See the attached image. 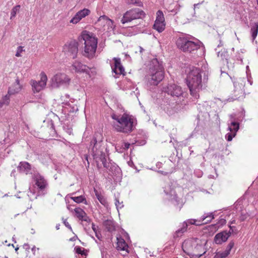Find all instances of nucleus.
<instances>
[{"mask_svg": "<svg viewBox=\"0 0 258 258\" xmlns=\"http://www.w3.org/2000/svg\"><path fill=\"white\" fill-rule=\"evenodd\" d=\"M208 73L200 68L192 67L189 72L186 83L190 95L195 98L199 97V93L207 87Z\"/></svg>", "mask_w": 258, "mask_h": 258, "instance_id": "f257e3e1", "label": "nucleus"}, {"mask_svg": "<svg viewBox=\"0 0 258 258\" xmlns=\"http://www.w3.org/2000/svg\"><path fill=\"white\" fill-rule=\"evenodd\" d=\"M102 136L100 133L95 134L92 140L91 141L90 146L92 148V155L97 163V166L99 167V161L102 162L104 168L110 170V164L106 161L105 153L103 150L104 147L102 146Z\"/></svg>", "mask_w": 258, "mask_h": 258, "instance_id": "f03ea898", "label": "nucleus"}, {"mask_svg": "<svg viewBox=\"0 0 258 258\" xmlns=\"http://www.w3.org/2000/svg\"><path fill=\"white\" fill-rule=\"evenodd\" d=\"M164 75L162 61L155 58L152 60L149 71L148 82L150 85L156 86L161 82Z\"/></svg>", "mask_w": 258, "mask_h": 258, "instance_id": "7ed1b4c3", "label": "nucleus"}, {"mask_svg": "<svg viewBox=\"0 0 258 258\" xmlns=\"http://www.w3.org/2000/svg\"><path fill=\"white\" fill-rule=\"evenodd\" d=\"M80 43H84V47L83 55L89 58H92L95 55L97 46V39L91 35L86 31L82 32V34L79 37Z\"/></svg>", "mask_w": 258, "mask_h": 258, "instance_id": "20e7f679", "label": "nucleus"}, {"mask_svg": "<svg viewBox=\"0 0 258 258\" xmlns=\"http://www.w3.org/2000/svg\"><path fill=\"white\" fill-rule=\"evenodd\" d=\"M112 119L115 120L116 122L113 123V127L118 132L128 134L133 130V119L131 116L126 114H123L121 116L115 114L111 115Z\"/></svg>", "mask_w": 258, "mask_h": 258, "instance_id": "39448f33", "label": "nucleus"}, {"mask_svg": "<svg viewBox=\"0 0 258 258\" xmlns=\"http://www.w3.org/2000/svg\"><path fill=\"white\" fill-rule=\"evenodd\" d=\"M200 41L194 42L187 37H179L176 41L177 47L181 51L189 53L195 54L200 47Z\"/></svg>", "mask_w": 258, "mask_h": 258, "instance_id": "423d86ee", "label": "nucleus"}, {"mask_svg": "<svg viewBox=\"0 0 258 258\" xmlns=\"http://www.w3.org/2000/svg\"><path fill=\"white\" fill-rule=\"evenodd\" d=\"M145 16V12L139 8L132 9L126 11L121 20L122 24L130 22L134 20L142 19Z\"/></svg>", "mask_w": 258, "mask_h": 258, "instance_id": "0eeeda50", "label": "nucleus"}, {"mask_svg": "<svg viewBox=\"0 0 258 258\" xmlns=\"http://www.w3.org/2000/svg\"><path fill=\"white\" fill-rule=\"evenodd\" d=\"M246 81V78H237L234 81V90L233 91V95L234 99H238L244 97L245 91L244 88Z\"/></svg>", "mask_w": 258, "mask_h": 258, "instance_id": "6e6552de", "label": "nucleus"}, {"mask_svg": "<svg viewBox=\"0 0 258 258\" xmlns=\"http://www.w3.org/2000/svg\"><path fill=\"white\" fill-rule=\"evenodd\" d=\"M163 92L170 96L174 100L179 99L183 96V91L182 88L175 84H168L163 88Z\"/></svg>", "mask_w": 258, "mask_h": 258, "instance_id": "1a4fd4ad", "label": "nucleus"}, {"mask_svg": "<svg viewBox=\"0 0 258 258\" xmlns=\"http://www.w3.org/2000/svg\"><path fill=\"white\" fill-rule=\"evenodd\" d=\"M63 51L67 56L74 59L77 57L78 52V43L76 40L67 42L63 46Z\"/></svg>", "mask_w": 258, "mask_h": 258, "instance_id": "9d476101", "label": "nucleus"}, {"mask_svg": "<svg viewBox=\"0 0 258 258\" xmlns=\"http://www.w3.org/2000/svg\"><path fill=\"white\" fill-rule=\"evenodd\" d=\"M70 79L64 74H57L51 79V86L53 88H58L69 84Z\"/></svg>", "mask_w": 258, "mask_h": 258, "instance_id": "9b49d317", "label": "nucleus"}, {"mask_svg": "<svg viewBox=\"0 0 258 258\" xmlns=\"http://www.w3.org/2000/svg\"><path fill=\"white\" fill-rule=\"evenodd\" d=\"M40 80L36 81L35 80L31 81V85L33 92H39L42 90L46 86L47 81V77L44 72L40 74Z\"/></svg>", "mask_w": 258, "mask_h": 258, "instance_id": "f8f14e48", "label": "nucleus"}, {"mask_svg": "<svg viewBox=\"0 0 258 258\" xmlns=\"http://www.w3.org/2000/svg\"><path fill=\"white\" fill-rule=\"evenodd\" d=\"M229 227L230 229L228 232L226 230H224L217 233L215 236L214 241L216 244H220L226 241L231 233L234 232V229H235V227L230 225H229Z\"/></svg>", "mask_w": 258, "mask_h": 258, "instance_id": "ddd939ff", "label": "nucleus"}, {"mask_svg": "<svg viewBox=\"0 0 258 258\" xmlns=\"http://www.w3.org/2000/svg\"><path fill=\"white\" fill-rule=\"evenodd\" d=\"M114 66L111 67L112 71L115 74L114 77L117 78L118 75H125V73L123 67L122 66L119 58L114 57Z\"/></svg>", "mask_w": 258, "mask_h": 258, "instance_id": "4468645a", "label": "nucleus"}, {"mask_svg": "<svg viewBox=\"0 0 258 258\" xmlns=\"http://www.w3.org/2000/svg\"><path fill=\"white\" fill-rule=\"evenodd\" d=\"M189 224H194L196 225H201V222H199V220L195 219H188L183 223L182 227L176 231L174 237H178L182 235V234L186 231L187 227Z\"/></svg>", "mask_w": 258, "mask_h": 258, "instance_id": "2eb2a0df", "label": "nucleus"}, {"mask_svg": "<svg viewBox=\"0 0 258 258\" xmlns=\"http://www.w3.org/2000/svg\"><path fill=\"white\" fill-rule=\"evenodd\" d=\"M33 178L35 181V184L40 190H43L48 186L46 180L39 173L34 174Z\"/></svg>", "mask_w": 258, "mask_h": 258, "instance_id": "dca6fc26", "label": "nucleus"}, {"mask_svg": "<svg viewBox=\"0 0 258 258\" xmlns=\"http://www.w3.org/2000/svg\"><path fill=\"white\" fill-rule=\"evenodd\" d=\"M206 251L205 250L204 246L202 244H197L195 247L193 251L191 252H188L187 254L191 258H200L203 255L205 254Z\"/></svg>", "mask_w": 258, "mask_h": 258, "instance_id": "f3484780", "label": "nucleus"}, {"mask_svg": "<svg viewBox=\"0 0 258 258\" xmlns=\"http://www.w3.org/2000/svg\"><path fill=\"white\" fill-rule=\"evenodd\" d=\"M71 70L77 73H86L89 74L90 69L80 61H76L71 66Z\"/></svg>", "mask_w": 258, "mask_h": 258, "instance_id": "a211bd4d", "label": "nucleus"}, {"mask_svg": "<svg viewBox=\"0 0 258 258\" xmlns=\"http://www.w3.org/2000/svg\"><path fill=\"white\" fill-rule=\"evenodd\" d=\"M90 13V11L87 9H84L83 10H80L77 12L75 16L71 20L70 23L77 24L82 19L85 18L87 16H88Z\"/></svg>", "mask_w": 258, "mask_h": 258, "instance_id": "6ab92c4d", "label": "nucleus"}, {"mask_svg": "<svg viewBox=\"0 0 258 258\" xmlns=\"http://www.w3.org/2000/svg\"><path fill=\"white\" fill-rule=\"evenodd\" d=\"M18 170L19 172L25 173V174L31 173V166L27 162L22 161L19 163Z\"/></svg>", "mask_w": 258, "mask_h": 258, "instance_id": "aec40b11", "label": "nucleus"}, {"mask_svg": "<svg viewBox=\"0 0 258 258\" xmlns=\"http://www.w3.org/2000/svg\"><path fill=\"white\" fill-rule=\"evenodd\" d=\"M164 191L166 195L169 196V199L170 200L173 202H175L177 204H178L179 200L175 194V191L173 188H171L170 186L168 185L167 187H164Z\"/></svg>", "mask_w": 258, "mask_h": 258, "instance_id": "412c9836", "label": "nucleus"}, {"mask_svg": "<svg viewBox=\"0 0 258 258\" xmlns=\"http://www.w3.org/2000/svg\"><path fill=\"white\" fill-rule=\"evenodd\" d=\"M22 89V86L20 84V81L19 78L17 77L15 80V82L12 85V87H10L8 90V94L10 95L15 94L19 93Z\"/></svg>", "mask_w": 258, "mask_h": 258, "instance_id": "4be33fe9", "label": "nucleus"}, {"mask_svg": "<svg viewBox=\"0 0 258 258\" xmlns=\"http://www.w3.org/2000/svg\"><path fill=\"white\" fill-rule=\"evenodd\" d=\"M105 229L109 232L112 233L115 231V222L113 220L107 219L103 223Z\"/></svg>", "mask_w": 258, "mask_h": 258, "instance_id": "5701e85b", "label": "nucleus"}, {"mask_svg": "<svg viewBox=\"0 0 258 258\" xmlns=\"http://www.w3.org/2000/svg\"><path fill=\"white\" fill-rule=\"evenodd\" d=\"M214 218V215L213 213L205 214L199 220V222L202 224H207L211 222Z\"/></svg>", "mask_w": 258, "mask_h": 258, "instance_id": "b1692460", "label": "nucleus"}, {"mask_svg": "<svg viewBox=\"0 0 258 258\" xmlns=\"http://www.w3.org/2000/svg\"><path fill=\"white\" fill-rule=\"evenodd\" d=\"M77 217L82 221H87L88 218L86 216V213L81 208H76L74 209Z\"/></svg>", "mask_w": 258, "mask_h": 258, "instance_id": "393cba45", "label": "nucleus"}, {"mask_svg": "<svg viewBox=\"0 0 258 258\" xmlns=\"http://www.w3.org/2000/svg\"><path fill=\"white\" fill-rule=\"evenodd\" d=\"M117 249L118 250H125L127 248L128 245L123 239L117 238Z\"/></svg>", "mask_w": 258, "mask_h": 258, "instance_id": "a878e982", "label": "nucleus"}, {"mask_svg": "<svg viewBox=\"0 0 258 258\" xmlns=\"http://www.w3.org/2000/svg\"><path fill=\"white\" fill-rule=\"evenodd\" d=\"M239 128V123L235 121L234 120H232L230 123V124L228 126V130L230 132H233L236 134Z\"/></svg>", "mask_w": 258, "mask_h": 258, "instance_id": "bb28decb", "label": "nucleus"}, {"mask_svg": "<svg viewBox=\"0 0 258 258\" xmlns=\"http://www.w3.org/2000/svg\"><path fill=\"white\" fill-rule=\"evenodd\" d=\"M94 191L95 192V196L100 203L104 206L107 207L108 206V204L106 199L101 194H99L97 190L95 189Z\"/></svg>", "mask_w": 258, "mask_h": 258, "instance_id": "cd10ccee", "label": "nucleus"}, {"mask_svg": "<svg viewBox=\"0 0 258 258\" xmlns=\"http://www.w3.org/2000/svg\"><path fill=\"white\" fill-rule=\"evenodd\" d=\"M250 33L252 40L253 41L257 36L258 33V23H254L251 26Z\"/></svg>", "mask_w": 258, "mask_h": 258, "instance_id": "c85d7f7f", "label": "nucleus"}, {"mask_svg": "<svg viewBox=\"0 0 258 258\" xmlns=\"http://www.w3.org/2000/svg\"><path fill=\"white\" fill-rule=\"evenodd\" d=\"M165 27V23L155 22L153 25V28L156 30L158 32H162Z\"/></svg>", "mask_w": 258, "mask_h": 258, "instance_id": "c756f323", "label": "nucleus"}, {"mask_svg": "<svg viewBox=\"0 0 258 258\" xmlns=\"http://www.w3.org/2000/svg\"><path fill=\"white\" fill-rule=\"evenodd\" d=\"M71 199L77 203H84L85 205H87V202L86 200V198L83 196L72 197Z\"/></svg>", "mask_w": 258, "mask_h": 258, "instance_id": "7c9ffc66", "label": "nucleus"}, {"mask_svg": "<svg viewBox=\"0 0 258 258\" xmlns=\"http://www.w3.org/2000/svg\"><path fill=\"white\" fill-rule=\"evenodd\" d=\"M155 22L165 23V19L162 11L158 10L156 13Z\"/></svg>", "mask_w": 258, "mask_h": 258, "instance_id": "2f4dec72", "label": "nucleus"}, {"mask_svg": "<svg viewBox=\"0 0 258 258\" xmlns=\"http://www.w3.org/2000/svg\"><path fill=\"white\" fill-rule=\"evenodd\" d=\"M10 96L9 95H6L0 100V108L3 107L4 105H8L10 102Z\"/></svg>", "mask_w": 258, "mask_h": 258, "instance_id": "473e14b6", "label": "nucleus"}, {"mask_svg": "<svg viewBox=\"0 0 258 258\" xmlns=\"http://www.w3.org/2000/svg\"><path fill=\"white\" fill-rule=\"evenodd\" d=\"M20 9V5H17L12 9L11 12V19H13L15 17L17 13L19 11Z\"/></svg>", "mask_w": 258, "mask_h": 258, "instance_id": "72a5a7b5", "label": "nucleus"}, {"mask_svg": "<svg viewBox=\"0 0 258 258\" xmlns=\"http://www.w3.org/2000/svg\"><path fill=\"white\" fill-rule=\"evenodd\" d=\"M228 255L225 251H219L216 253L213 258H225Z\"/></svg>", "mask_w": 258, "mask_h": 258, "instance_id": "f704fd0d", "label": "nucleus"}, {"mask_svg": "<svg viewBox=\"0 0 258 258\" xmlns=\"http://www.w3.org/2000/svg\"><path fill=\"white\" fill-rule=\"evenodd\" d=\"M126 3L128 5H136L138 6H142L143 4L140 0H126Z\"/></svg>", "mask_w": 258, "mask_h": 258, "instance_id": "c9c22d12", "label": "nucleus"}, {"mask_svg": "<svg viewBox=\"0 0 258 258\" xmlns=\"http://www.w3.org/2000/svg\"><path fill=\"white\" fill-rule=\"evenodd\" d=\"M75 251L77 253L80 254L82 255H86V253L85 252V249L84 248H82L80 246H77L75 247Z\"/></svg>", "mask_w": 258, "mask_h": 258, "instance_id": "e433bc0d", "label": "nucleus"}, {"mask_svg": "<svg viewBox=\"0 0 258 258\" xmlns=\"http://www.w3.org/2000/svg\"><path fill=\"white\" fill-rule=\"evenodd\" d=\"M249 215L246 212H241V215L239 216V220L240 221H243L245 220L248 217Z\"/></svg>", "mask_w": 258, "mask_h": 258, "instance_id": "4c0bfd02", "label": "nucleus"}, {"mask_svg": "<svg viewBox=\"0 0 258 258\" xmlns=\"http://www.w3.org/2000/svg\"><path fill=\"white\" fill-rule=\"evenodd\" d=\"M115 205L118 211L119 209H121L123 207V202H120L118 198H115Z\"/></svg>", "mask_w": 258, "mask_h": 258, "instance_id": "58836bf2", "label": "nucleus"}, {"mask_svg": "<svg viewBox=\"0 0 258 258\" xmlns=\"http://www.w3.org/2000/svg\"><path fill=\"white\" fill-rule=\"evenodd\" d=\"M102 20L106 21V23L108 22V24H109L110 23H112V22H113V21L111 19H110L108 17L106 16L105 15H103V16H100L99 18L98 21L100 22Z\"/></svg>", "mask_w": 258, "mask_h": 258, "instance_id": "ea45409f", "label": "nucleus"}, {"mask_svg": "<svg viewBox=\"0 0 258 258\" xmlns=\"http://www.w3.org/2000/svg\"><path fill=\"white\" fill-rule=\"evenodd\" d=\"M236 134L234 133H228L225 136V138L228 141H231L233 138H234L236 136Z\"/></svg>", "mask_w": 258, "mask_h": 258, "instance_id": "a19ab883", "label": "nucleus"}, {"mask_svg": "<svg viewBox=\"0 0 258 258\" xmlns=\"http://www.w3.org/2000/svg\"><path fill=\"white\" fill-rule=\"evenodd\" d=\"M234 242H233L232 241H231L229 244H228V245L227 246V247L225 249V251L226 252H227V253L228 254H229L230 253V251H231V249L232 248V247L234 246Z\"/></svg>", "mask_w": 258, "mask_h": 258, "instance_id": "79ce46f5", "label": "nucleus"}, {"mask_svg": "<svg viewBox=\"0 0 258 258\" xmlns=\"http://www.w3.org/2000/svg\"><path fill=\"white\" fill-rule=\"evenodd\" d=\"M23 51V47L22 46H19L17 48V52L15 55L17 57H20L21 56V53Z\"/></svg>", "mask_w": 258, "mask_h": 258, "instance_id": "37998d69", "label": "nucleus"}, {"mask_svg": "<svg viewBox=\"0 0 258 258\" xmlns=\"http://www.w3.org/2000/svg\"><path fill=\"white\" fill-rule=\"evenodd\" d=\"M62 220L63 221V223L64 224V225L68 228L69 229H70L71 231H72V227L71 225L69 224V223L67 221V219H64L63 218H62Z\"/></svg>", "mask_w": 258, "mask_h": 258, "instance_id": "c03bdc74", "label": "nucleus"}, {"mask_svg": "<svg viewBox=\"0 0 258 258\" xmlns=\"http://www.w3.org/2000/svg\"><path fill=\"white\" fill-rule=\"evenodd\" d=\"M92 229L94 232L98 231V227L96 226L93 223H92Z\"/></svg>", "mask_w": 258, "mask_h": 258, "instance_id": "a18cd8bd", "label": "nucleus"}, {"mask_svg": "<svg viewBox=\"0 0 258 258\" xmlns=\"http://www.w3.org/2000/svg\"><path fill=\"white\" fill-rule=\"evenodd\" d=\"M95 235L97 237L98 239H100V238L101 237V234L99 231H97L95 232Z\"/></svg>", "mask_w": 258, "mask_h": 258, "instance_id": "49530a36", "label": "nucleus"}, {"mask_svg": "<svg viewBox=\"0 0 258 258\" xmlns=\"http://www.w3.org/2000/svg\"><path fill=\"white\" fill-rule=\"evenodd\" d=\"M100 250L102 255L104 254V253L106 252V250L104 246H100Z\"/></svg>", "mask_w": 258, "mask_h": 258, "instance_id": "de8ad7c7", "label": "nucleus"}, {"mask_svg": "<svg viewBox=\"0 0 258 258\" xmlns=\"http://www.w3.org/2000/svg\"><path fill=\"white\" fill-rule=\"evenodd\" d=\"M225 223H226V220L224 219H220V220L218 222V224H220L221 225L225 224Z\"/></svg>", "mask_w": 258, "mask_h": 258, "instance_id": "09e8293b", "label": "nucleus"}, {"mask_svg": "<svg viewBox=\"0 0 258 258\" xmlns=\"http://www.w3.org/2000/svg\"><path fill=\"white\" fill-rule=\"evenodd\" d=\"M130 147V144L128 143H125L124 145V149H128Z\"/></svg>", "mask_w": 258, "mask_h": 258, "instance_id": "8fccbe9b", "label": "nucleus"}, {"mask_svg": "<svg viewBox=\"0 0 258 258\" xmlns=\"http://www.w3.org/2000/svg\"><path fill=\"white\" fill-rule=\"evenodd\" d=\"M127 163H128V165L131 167H132L134 165L133 161H132V160L128 161Z\"/></svg>", "mask_w": 258, "mask_h": 258, "instance_id": "3c124183", "label": "nucleus"}, {"mask_svg": "<svg viewBox=\"0 0 258 258\" xmlns=\"http://www.w3.org/2000/svg\"><path fill=\"white\" fill-rule=\"evenodd\" d=\"M78 238L77 235L74 236L73 237L70 239V241H75Z\"/></svg>", "mask_w": 258, "mask_h": 258, "instance_id": "603ef678", "label": "nucleus"}, {"mask_svg": "<svg viewBox=\"0 0 258 258\" xmlns=\"http://www.w3.org/2000/svg\"><path fill=\"white\" fill-rule=\"evenodd\" d=\"M24 247L26 249H29L30 248V246H29V245L28 244H25L24 245Z\"/></svg>", "mask_w": 258, "mask_h": 258, "instance_id": "864d4df0", "label": "nucleus"}, {"mask_svg": "<svg viewBox=\"0 0 258 258\" xmlns=\"http://www.w3.org/2000/svg\"><path fill=\"white\" fill-rule=\"evenodd\" d=\"M51 128L52 130H54V125L52 121L51 122Z\"/></svg>", "mask_w": 258, "mask_h": 258, "instance_id": "5fc2aeb1", "label": "nucleus"}, {"mask_svg": "<svg viewBox=\"0 0 258 258\" xmlns=\"http://www.w3.org/2000/svg\"><path fill=\"white\" fill-rule=\"evenodd\" d=\"M139 48H140V53H142V52L144 50V49L141 46H140Z\"/></svg>", "mask_w": 258, "mask_h": 258, "instance_id": "6e6d98bb", "label": "nucleus"}, {"mask_svg": "<svg viewBox=\"0 0 258 258\" xmlns=\"http://www.w3.org/2000/svg\"><path fill=\"white\" fill-rule=\"evenodd\" d=\"M246 78V81H247L249 83L250 85H251L252 84V82L251 81H250L249 79H248V78Z\"/></svg>", "mask_w": 258, "mask_h": 258, "instance_id": "4d7b16f0", "label": "nucleus"}, {"mask_svg": "<svg viewBox=\"0 0 258 258\" xmlns=\"http://www.w3.org/2000/svg\"><path fill=\"white\" fill-rule=\"evenodd\" d=\"M59 226H60V224H57V225H56V229L57 230L59 229Z\"/></svg>", "mask_w": 258, "mask_h": 258, "instance_id": "13d9d810", "label": "nucleus"}, {"mask_svg": "<svg viewBox=\"0 0 258 258\" xmlns=\"http://www.w3.org/2000/svg\"><path fill=\"white\" fill-rule=\"evenodd\" d=\"M200 5V4H197L194 5V8L195 9L196 8V6H198Z\"/></svg>", "mask_w": 258, "mask_h": 258, "instance_id": "bf43d9fd", "label": "nucleus"}, {"mask_svg": "<svg viewBox=\"0 0 258 258\" xmlns=\"http://www.w3.org/2000/svg\"><path fill=\"white\" fill-rule=\"evenodd\" d=\"M235 223V220H233L232 221L230 222V224H233ZM231 226V225H230Z\"/></svg>", "mask_w": 258, "mask_h": 258, "instance_id": "052dcab7", "label": "nucleus"}, {"mask_svg": "<svg viewBox=\"0 0 258 258\" xmlns=\"http://www.w3.org/2000/svg\"><path fill=\"white\" fill-rule=\"evenodd\" d=\"M186 244H187V242H185V241H184V242H183V246H183H183H184V245H185Z\"/></svg>", "mask_w": 258, "mask_h": 258, "instance_id": "680f3d73", "label": "nucleus"}, {"mask_svg": "<svg viewBox=\"0 0 258 258\" xmlns=\"http://www.w3.org/2000/svg\"><path fill=\"white\" fill-rule=\"evenodd\" d=\"M159 172H162V173L163 174H166V172L163 173V172H164L163 171H160Z\"/></svg>", "mask_w": 258, "mask_h": 258, "instance_id": "e2e57ef3", "label": "nucleus"}, {"mask_svg": "<svg viewBox=\"0 0 258 258\" xmlns=\"http://www.w3.org/2000/svg\"><path fill=\"white\" fill-rule=\"evenodd\" d=\"M35 247L34 246L32 248V251H34L35 250Z\"/></svg>", "mask_w": 258, "mask_h": 258, "instance_id": "0e129e2a", "label": "nucleus"}, {"mask_svg": "<svg viewBox=\"0 0 258 258\" xmlns=\"http://www.w3.org/2000/svg\"><path fill=\"white\" fill-rule=\"evenodd\" d=\"M18 249H19V248H18V247H16V248H15V250H16V251H17L18 250Z\"/></svg>", "mask_w": 258, "mask_h": 258, "instance_id": "69168bd1", "label": "nucleus"}, {"mask_svg": "<svg viewBox=\"0 0 258 258\" xmlns=\"http://www.w3.org/2000/svg\"><path fill=\"white\" fill-rule=\"evenodd\" d=\"M58 2H59V3H61L62 0H58Z\"/></svg>", "mask_w": 258, "mask_h": 258, "instance_id": "338daca9", "label": "nucleus"}, {"mask_svg": "<svg viewBox=\"0 0 258 258\" xmlns=\"http://www.w3.org/2000/svg\"><path fill=\"white\" fill-rule=\"evenodd\" d=\"M68 133H70V134H71V131L69 130V131H68Z\"/></svg>", "mask_w": 258, "mask_h": 258, "instance_id": "774afa93", "label": "nucleus"}]
</instances>
